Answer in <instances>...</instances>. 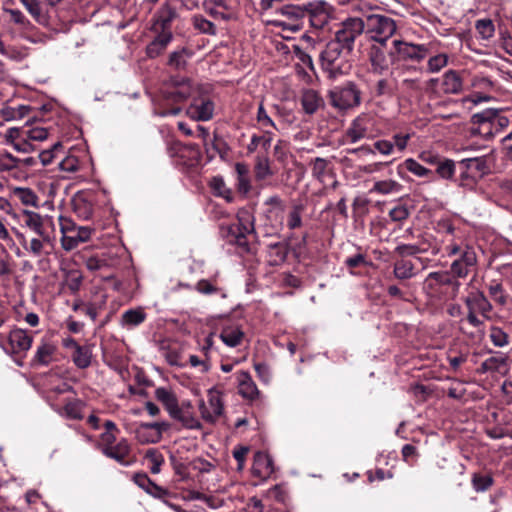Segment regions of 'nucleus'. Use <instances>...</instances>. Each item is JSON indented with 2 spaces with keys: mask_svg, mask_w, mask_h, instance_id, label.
Instances as JSON below:
<instances>
[{
  "mask_svg": "<svg viewBox=\"0 0 512 512\" xmlns=\"http://www.w3.org/2000/svg\"><path fill=\"white\" fill-rule=\"evenodd\" d=\"M383 47L380 44H374L371 46L368 54L373 73L379 75L388 71L390 63L393 62L390 57L388 58Z\"/></svg>",
  "mask_w": 512,
  "mask_h": 512,
  "instance_id": "aec40b11",
  "label": "nucleus"
},
{
  "mask_svg": "<svg viewBox=\"0 0 512 512\" xmlns=\"http://www.w3.org/2000/svg\"><path fill=\"white\" fill-rule=\"evenodd\" d=\"M467 308L466 319L475 328L483 326L484 322L477 316L480 314L484 319H491L490 313L493 309L491 302L480 290L471 291L464 299Z\"/></svg>",
  "mask_w": 512,
  "mask_h": 512,
  "instance_id": "423d86ee",
  "label": "nucleus"
},
{
  "mask_svg": "<svg viewBox=\"0 0 512 512\" xmlns=\"http://www.w3.org/2000/svg\"><path fill=\"white\" fill-rule=\"evenodd\" d=\"M191 53L187 49L174 51L170 54L168 64L175 69H184Z\"/></svg>",
  "mask_w": 512,
  "mask_h": 512,
  "instance_id": "3c124183",
  "label": "nucleus"
},
{
  "mask_svg": "<svg viewBox=\"0 0 512 512\" xmlns=\"http://www.w3.org/2000/svg\"><path fill=\"white\" fill-rule=\"evenodd\" d=\"M282 18L275 19L273 24L283 30L292 32L299 31L303 28L305 18L314 25L310 12L298 5H284L277 10Z\"/></svg>",
  "mask_w": 512,
  "mask_h": 512,
  "instance_id": "0eeeda50",
  "label": "nucleus"
},
{
  "mask_svg": "<svg viewBox=\"0 0 512 512\" xmlns=\"http://www.w3.org/2000/svg\"><path fill=\"white\" fill-rule=\"evenodd\" d=\"M374 149L383 156H389L394 151V144L390 140L380 139L374 142Z\"/></svg>",
  "mask_w": 512,
  "mask_h": 512,
  "instance_id": "69168bd1",
  "label": "nucleus"
},
{
  "mask_svg": "<svg viewBox=\"0 0 512 512\" xmlns=\"http://www.w3.org/2000/svg\"><path fill=\"white\" fill-rule=\"evenodd\" d=\"M447 64H448L447 54H444V53L437 54V55L429 58V60L427 62V70L430 73H437L442 68L447 66Z\"/></svg>",
  "mask_w": 512,
  "mask_h": 512,
  "instance_id": "e2e57ef3",
  "label": "nucleus"
},
{
  "mask_svg": "<svg viewBox=\"0 0 512 512\" xmlns=\"http://www.w3.org/2000/svg\"><path fill=\"white\" fill-rule=\"evenodd\" d=\"M203 10L215 19L229 20L232 10L226 0H204Z\"/></svg>",
  "mask_w": 512,
  "mask_h": 512,
  "instance_id": "5701e85b",
  "label": "nucleus"
},
{
  "mask_svg": "<svg viewBox=\"0 0 512 512\" xmlns=\"http://www.w3.org/2000/svg\"><path fill=\"white\" fill-rule=\"evenodd\" d=\"M169 428L170 424L166 421L141 423L135 430V436L141 444L158 443L162 439L163 432Z\"/></svg>",
  "mask_w": 512,
  "mask_h": 512,
  "instance_id": "a211bd4d",
  "label": "nucleus"
},
{
  "mask_svg": "<svg viewBox=\"0 0 512 512\" xmlns=\"http://www.w3.org/2000/svg\"><path fill=\"white\" fill-rule=\"evenodd\" d=\"M145 458L150 463V471L153 474L160 473L161 466L164 463L163 455L156 449L151 448L146 451Z\"/></svg>",
  "mask_w": 512,
  "mask_h": 512,
  "instance_id": "864d4df0",
  "label": "nucleus"
},
{
  "mask_svg": "<svg viewBox=\"0 0 512 512\" xmlns=\"http://www.w3.org/2000/svg\"><path fill=\"white\" fill-rule=\"evenodd\" d=\"M92 352L88 346L76 347L72 354L74 364L80 368L85 369L91 364Z\"/></svg>",
  "mask_w": 512,
  "mask_h": 512,
  "instance_id": "79ce46f5",
  "label": "nucleus"
},
{
  "mask_svg": "<svg viewBox=\"0 0 512 512\" xmlns=\"http://www.w3.org/2000/svg\"><path fill=\"white\" fill-rule=\"evenodd\" d=\"M57 352V345L49 340L43 338L36 348L33 362L37 365L47 366L55 360Z\"/></svg>",
  "mask_w": 512,
  "mask_h": 512,
  "instance_id": "4be33fe9",
  "label": "nucleus"
},
{
  "mask_svg": "<svg viewBox=\"0 0 512 512\" xmlns=\"http://www.w3.org/2000/svg\"><path fill=\"white\" fill-rule=\"evenodd\" d=\"M273 140V132L271 130H265L262 135L254 134L251 137V141L247 146L248 152H255L259 147L263 148L265 151L271 146Z\"/></svg>",
  "mask_w": 512,
  "mask_h": 512,
  "instance_id": "58836bf2",
  "label": "nucleus"
},
{
  "mask_svg": "<svg viewBox=\"0 0 512 512\" xmlns=\"http://www.w3.org/2000/svg\"><path fill=\"white\" fill-rule=\"evenodd\" d=\"M253 468L258 474L264 475H270L274 470L272 459L260 452L255 455Z\"/></svg>",
  "mask_w": 512,
  "mask_h": 512,
  "instance_id": "c03bdc74",
  "label": "nucleus"
},
{
  "mask_svg": "<svg viewBox=\"0 0 512 512\" xmlns=\"http://www.w3.org/2000/svg\"><path fill=\"white\" fill-rule=\"evenodd\" d=\"M21 166V159L14 157L8 152L0 154V171L6 172Z\"/></svg>",
  "mask_w": 512,
  "mask_h": 512,
  "instance_id": "052dcab7",
  "label": "nucleus"
},
{
  "mask_svg": "<svg viewBox=\"0 0 512 512\" xmlns=\"http://www.w3.org/2000/svg\"><path fill=\"white\" fill-rule=\"evenodd\" d=\"M304 206L302 204H294L288 214L287 226L289 229L294 230L302 225V212Z\"/></svg>",
  "mask_w": 512,
  "mask_h": 512,
  "instance_id": "6e6d98bb",
  "label": "nucleus"
},
{
  "mask_svg": "<svg viewBox=\"0 0 512 512\" xmlns=\"http://www.w3.org/2000/svg\"><path fill=\"white\" fill-rule=\"evenodd\" d=\"M237 173V187L239 192L247 194L250 191L249 166L245 163L238 162L235 164Z\"/></svg>",
  "mask_w": 512,
  "mask_h": 512,
  "instance_id": "4c0bfd02",
  "label": "nucleus"
},
{
  "mask_svg": "<svg viewBox=\"0 0 512 512\" xmlns=\"http://www.w3.org/2000/svg\"><path fill=\"white\" fill-rule=\"evenodd\" d=\"M402 166H404L409 172H411L412 174H414L417 177H427L432 174L431 170L425 168L423 165L418 163L413 158L406 159L403 162ZM400 167H401V165L399 166V168Z\"/></svg>",
  "mask_w": 512,
  "mask_h": 512,
  "instance_id": "4d7b16f0",
  "label": "nucleus"
},
{
  "mask_svg": "<svg viewBox=\"0 0 512 512\" xmlns=\"http://www.w3.org/2000/svg\"><path fill=\"white\" fill-rule=\"evenodd\" d=\"M102 453L120 463L123 466H129L130 462L126 460L130 453V445L126 439H121L117 444L103 446Z\"/></svg>",
  "mask_w": 512,
  "mask_h": 512,
  "instance_id": "b1692460",
  "label": "nucleus"
},
{
  "mask_svg": "<svg viewBox=\"0 0 512 512\" xmlns=\"http://www.w3.org/2000/svg\"><path fill=\"white\" fill-rule=\"evenodd\" d=\"M146 316L142 307L129 309L122 314L120 325L126 329L137 327L146 320Z\"/></svg>",
  "mask_w": 512,
  "mask_h": 512,
  "instance_id": "bb28decb",
  "label": "nucleus"
},
{
  "mask_svg": "<svg viewBox=\"0 0 512 512\" xmlns=\"http://www.w3.org/2000/svg\"><path fill=\"white\" fill-rule=\"evenodd\" d=\"M255 178L259 181L265 180L273 175L270 160L266 155H257L254 166Z\"/></svg>",
  "mask_w": 512,
  "mask_h": 512,
  "instance_id": "ea45409f",
  "label": "nucleus"
},
{
  "mask_svg": "<svg viewBox=\"0 0 512 512\" xmlns=\"http://www.w3.org/2000/svg\"><path fill=\"white\" fill-rule=\"evenodd\" d=\"M33 338L27 331L15 328L8 335L0 334V347L7 354L26 353L32 346Z\"/></svg>",
  "mask_w": 512,
  "mask_h": 512,
  "instance_id": "f8f14e48",
  "label": "nucleus"
},
{
  "mask_svg": "<svg viewBox=\"0 0 512 512\" xmlns=\"http://www.w3.org/2000/svg\"><path fill=\"white\" fill-rule=\"evenodd\" d=\"M312 176L319 182H323L325 176L328 174L330 161L321 157H317L311 161Z\"/></svg>",
  "mask_w": 512,
  "mask_h": 512,
  "instance_id": "a18cd8bd",
  "label": "nucleus"
},
{
  "mask_svg": "<svg viewBox=\"0 0 512 512\" xmlns=\"http://www.w3.org/2000/svg\"><path fill=\"white\" fill-rule=\"evenodd\" d=\"M82 402L79 400H72L68 401L62 411L60 412L61 415L69 418V419H82Z\"/></svg>",
  "mask_w": 512,
  "mask_h": 512,
  "instance_id": "09e8293b",
  "label": "nucleus"
},
{
  "mask_svg": "<svg viewBox=\"0 0 512 512\" xmlns=\"http://www.w3.org/2000/svg\"><path fill=\"white\" fill-rule=\"evenodd\" d=\"M389 216L392 221L400 222L408 218L409 211L404 205H399L390 210Z\"/></svg>",
  "mask_w": 512,
  "mask_h": 512,
  "instance_id": "774afa93",
  "label": "nucleus"
},
{
  "mask_svg": "<svg viewBox=\"0 0 512 512\" xmlns=\"http://www.w3.org/2000/svg\"><path fill=\"white\" fill-rule=\"evenodd\" d=\"M186 114L195 121H208L213 117L214 103L210 97L203 92L201 86L191 98V103L186 110Z\"/></svg>",
  "mask_w": 512,
  "mask_h": 512,
  "instance_id": "2eb2a0df",
  "label": "nucleus"
},
{
  "mask_svg": "<svg viewBox=\"0 0 512 512\" xmlns=\"http://www.w3.org/2000/svg\"><path fill=\"white\" fill-rule=\"evenodd\" d=\"M238 393L246 400L254 401L259 398L260 391L251 375L246 371H239L235 374Z\"/></svg>",
  "mask_w": 512,
  "mask_h": 512,
  "instance_id": "6ab92c4d",
  "label": "nucleus"
},
{
  "mask_svg": "<svg viewBox=\"0 0 512 512\" xmlns=\"http://www.w3.org/2000/svg\"><path fill=\"white\" fill-rule=\"evenodd\" d=\"M375 118L369 114H361L355 118L346 131V138L351 143L362 139H372L379 134L375 127Z\"/></svg>",
  "mask_w": 512,
  "mask_h": 512,
  "instance_id": "1a4fd4ad",
  "label": "nucleus"
},
{
  "mask_svg": "<svg viewBox=\"0 0 512 512\" xmlns=\"http://www.w3.org/2000/svg\"><path fill=\"white\" fill-rule=\"evenodd\" d=\"M33 19L40 25H48L49 19L44 5L39 0H19Z\"/></svg>",
  "mask_w": 512,
  "mask_h": 512,
  "instance_id": "cd10ccee",
  "label": "nucleus"
},
{
  "mask_svg": "<svg viewBox=\"0 0 512 512\" xmlns=\"http://www.w3.org/2000/svg\"><path fill=\"white\" fill-rule=\"evenodd\" d=\"M64 273L63 285L73 294L80 290L83 275L78 269H62Z\"/></svg>",
  "mask_w": 512,
  "mask_h": 512,
  "instance_id": "72a5a7b5",
  "label": "nucleus"
},
{
  "mask_svg": "<svg viewBox=\"0 0 512 512\" xmlns=\"http://www.w3.org/2000/svg\"><path fill=\"white\" fill-rule=\"evenodd\" d=\"M169 416L180 422L186 429L198 430L201 429L202 425L197 417L194 415L192 410L180 407L179 404L169 413Z\"/></svg>",
  "mask_w": 512,
  "mask_h": 512,
  "instance_id": "393cba45",
  "label": "nucleus"
},
{
  "mask_svg": "<svg viewBox=\"0 0 512 512\" xmlns=\"http://www.w3.org/2000/svg\"><path fill=\"white\" fill-rule=\"evenodd\" d=\"M393 49L390 50L389 55L392 61H422L429 53V49L424 44H415L402 40L393 41Z\"/></svg>",
  "mask_w": 512,
  "mask_h": 512,
  "instance_id": "9d476101",
  "label": "nucleus"
},
{
  "mask_svg": "<svg viewBox=\"0 0 512 512\" xmlns=\"http://www.w3.org/2000/svg\"><path fill=\"white\" fill-rule=\"evenodd\" d=\"M192 23L194 28L199 30L201 33L213 35L216 32L215 25L202 15H194Z\"/></svg>",
  "mask_w": 512,
  "mask_h": 512,
  "instance_id": "bf43d9fd",
  "label": "nucleus"
},
{
  "mask_svg": "<svg viewBox=\"0 0 512 512\" xmlns=\"http://www.w3.org/2000/svg\"><path fill=\"white\" fill-rule=\"evenodd\" d=\"M488 292L492 300L499 306L505 307L512 300L509 294L505 291L502 284L493 280L488 285Z\"/></svg>",
  "mask_w": 512,
  "mask_h": 512,
  "instance_id": "473e14b6",
  "label": "nucleus"
},
{
  "mask_svg": "<svg viewBox=\"0 0 512 512\" xmlns=\"http://www.w3.org/2000/svg\"><path fill=\"white\" fill-rule=\"evenodd\" d=\"M462 89L463 82L456 71L449 70L444 73L442 79V90L445 94H458Z\"/></svg>",
  "mask_w": 512,
  "mask_h": 512,
  "instance_id": "c85d7f7f",
  "label": "nucleus"
},
{
  "mask_svg": "<svg viewBox=\"0 0 512 512\" xmlns=\"http://www.w3.org/2000/svg\"><path fill=\"white\" fill-rule=\"evenodd\" d=\"M493 478L491 475H482L475 473L472 476L471 484L476 492H485L493 485Z\"/></svg>",
  "mask_w": 512,
  "mask_h": 512,
  "instance_id": "603ef678",
  "label": "nucleus"
},
{
  "mask_svg": "<svg viewBox=\"0 0 512 512\" xmlns=\"http://www.w3.org/2000/svg\"><path fill=\"white\" fill-rule=\"evenodd\" d=\"M15 235L26 252L34 257H40L47 253L45 249L52 246L54 236H31L19 230H15Z\"/></svg>",
  "mask_w": 512,
  "mask_h": 512,
  "instance_id": "f3484780",
  "label": "nucleus"
},
{
  "mask_svg": "<svg viewBox=\"0 0 512 512\" xmlns=\"http://www.w3.org/2000/svg\"><path fill=\"white\" fill-rule=\"evenodd\" d=\"M506 367V358L502 356H493L486 359L481 369L484 372H501Z\"/></svg>",
  "mask_w": 512,
  "mask_h": 512,
  "instance_id": "5fc2aeb1",
  "label": "nucleus"
},
{
  "mask_svg": "<svg viewBox=\"0 0 512 512\" xmlns=\"http://www.w3.org/2000/svg\"><path fill=\"white\" fill-rule=\"evenodd\" d=\"M445 251L449 257L457 256L451 263L450 269L458 278H465L476 270L477 255L472 246L452 240L445 245Z\"/></svg>",
  "mask_w": 512,
  "mask_h": 512,
  "instance_id": "7ed1b4c3",
  "label": "nucleus"
},
{
  "mask_svg": "<svg viewBox=\"0 0 512 512\" xmlns=\"http://www.w3.org/2000/svg\"><path fill=\"white\" fill-rule=\"evenodd\" d=\"M22 228L26 230V234L32 236H53V223L47 216L32 210H23L21 213Z\"/></svg>",
  "mask_w": 512,
  "mask_h": 512,
  "instance_id": "9b49d317",
  "label": "nucleus"
},
{
  "mask_svg": "<svg viewBox=\"0 0 512 512\" xmlns=\"http://www.w3.org/2000/svg\"><path fill=\"white\" fill-rule=\"evenodd\" d=\"M451 287L455 297L459 291L460 283L454 280L448 272H431L423 283V289L431 298H439L443 287Z\"/></svg>",
  "mask_w": 512,
  "mask_h": 512,
  "instance_id": "ddd939ff",
  "label": "nucleus"
},
{
  "mask_svg": "<svg viewBox=\"0 0 512 512\" xmlns=\"http://www.w3.org/2000/svg\"><path fill=\"white\" fill-rule=\"evenodd\" d=\"M475 29L483 40L491 39L495 33V26L491 19H479L475 22Z\"/></svg>",
  "mask_w": 512,
  "mask_h": 512,
  "instance_id": "8fccbe9b",
  "label": "nucleus"
},
{
  "mask_svg": "<svg viewBox=\"0 0 512 512\" xmlns=\"http://www.w3.org/2000/svg\"><path fill=\"white\" fill-rule=\"evenodd\" d=\"M300 102L303 111L308 115L316 113L324 104L322 97L313 89L304 90L301 94Z\"/></svg>",
  "mask_w": 512,
  "mask_h": 512,
  "instance_id": "a878e982",
  "label": "nucleus"
},
{
  "mask_svg": "<svg viewBox=\"0 0 512 512\" xmlns=\"http://www.w3.org/2000/svg\"><path fill=\"white\" fill-rule=\"evenodd\" d=\"M199 85H194L187 78L172 77L161 90L162 100L155 107V113L159 116H176L181 112V108L177 104L192 98Z\"/></svg>",
  "mask_w": 512,
  "mask_h": 512,
  "instance_id": "f257e3e1",
  "label": "nucleus"
},
{
  "mask_svg": "<svg viewBox=\"0 0 512 512\" xmlns=\"http://www.w3.org/2000/svg\"><path fill=\"white\" fill-rule=\"evenodd\" d=\"M155 397L163 404L168 414L179 404L175 393L165 387L156 388Z\"/></svg>",
  "mask_w": 512,
  "mask_h": 512,
  "instance_id": "c9c22d12",
  "label": "nucleus"
},
{
  "mask_svg": "<svg viewBox=\"0 0 512 512\" xmlns=\"http://www.w3.org/2000/svg\"><path fill=\"white\" fill-rule=\"evenodd\" d=\"M25 136L30 141H44L48 137V131L43 127H34L28 130H25Z\"/></svg>",
  "mask_w": 512,
  "mask_h": 512,
  "instance_id": "338daca9",
  "label": "nucleus"
},
{
  "mask_svg": "<svg viewBox=\"0 0 512 512\" xmlns=\"http://www.w3.org/2000/svg\"><path fill=\"white\" fill-rule=\"evenodd\" d=\"M402 188L403 186L398 181L393 179H385L375 181L370 192L380 195H391L400 193Z\"/></svg>",
  "mask_w": 512,
  "mask_h": 512,
  "instance_id": "2f4dec72",
  "label": "nucleus"
},
{
  "mask_svg": "<svg viewBox=\"0 0 512 512\" xmlns=\"http://www.w3.org/2000/svg\"><path fill=\"white\" fill-rule=\"evenodd\" d=\"M394 275L397 279H410L416 275L415 266L411 261L400 260L394 265Z\"/></svg>",
  "mask_w": 512,
  "mask_h": 512,
  "instance_id": "37998d69",
  "label": "nucleus"
},
{
  "mask_svg": "<svg viewBox=\"0 0 512 512\" xmlns=\"http://www.w3.org/2000/svg\"><path fill=\"white\" fill-rule=\"evenodd\" d=\"M172 39V34L168 30H163L146 48L147 55L155 58L160 55Z\"/></svg>",
  "mask_w": 512,
  "mask_h": 512,
  "instance_id": "c756f323",
  "label": "nucleus"
},
{
  "mask_svg": "<svg viewBox=\"0 0 512 512\" xmlns=\"http://www.w3.org/2000/svg\"><path fill=\"white\" fill-rule=\"evenodd\" d=\"M208 403L204 400H200L198 408L202 418L210 423L215 422L224 411L222 393L216 388L208 390L207 394Z\"/></svg>",
  "mask_w": 512,
  "mask_h": 512,
  "instance_id": "dca6fc26",
  "label": "nucleus"
},
{
  "mask_svg": "<svg viewBox=\"0 0 512 512\" xmlns=\"http://www.w3.org/2000/svg\"><path fill=\"white\" fill-rule=\"evenodd\" d=\"M330 103L339 110H347L360 105L361 92L353 82L335 86L329 91Z\"/></svg>",
  "mask_w": 512,
  "mask_h": 512,
  "instance_id": "6e6552de",
  "label": "nucleus"
},
{
  "mask_svg": "<svg viewBox=\"0 0 512 512\" xmlns=\"http://www.w3.org/2000/svg\"><path fill=\"white\" fill-rule=\"evenodd\" d=\"M92 234V229L88 226H80L69 235L61 237V246L65 251H71L81 243L87 242Z\"/></svg>",
  "mask_w": 512,
  "mask_h": 512,
  "instance_id": "412c9836",
  "label": "nucleus"
},
{
  "mask_svg": "<svg viewBox=\"0 0 512 512\" xmlns=\"http://www.w3.org/2000/svg\"><path fill=\"white\" fill-rule=\"evenodd\" d=\"M13 196L25 206H31L34 208L39 207V198L30 188L15 187L13 189Z\"/></svg>",
  "mask_w": 512,
  "mask_h": 512,
  "instance_id": "e433bc0d",
  "label": "nucleus"
},
{
  "mask_svg": "<svg viewBox=\"0 0 512 512\" xmlns=\"http://www.w3.org/2000/svg\"><path fill=\"white\" fill-rule=\"evenodd\" d=\"M365 35L368 39L385 46L397 30L396 21L383 14H369L362 18Z\"/></svg>",
  "mask_w": 512,
  "mask_h": 512,
  "instance_id": "20e7f679",
  "label": "nucleus"
},
{
  "mask_svg": "<svg viewBox=\"0 0 512 512\" xmlns=\"http://www.w3.org/2000/svg\"><path fill=\"white\" fill-rule=\"evenodd\" d=\"M267 498L284 503L287 499V491L282 485H275L266 492Z\"/></svg>",
  "mask_w": 512,
  "mask_h": 512,
  "instance_id": "0e129e2a",
  "label": "nucleus"
},
{
  "mask_svg": "<svg viewBox=\"0 0 512 512\" xmlns=\"http://www.w3.org/2000/svg\"><path fill=\"white\" fill-rule=\"evenodd\" d=\"M3 12L7 15L9 21L17 25L22 31H28L32 24L19 9L4 8Z\"/></svg>",
  "mask_w": 512,
  "mask_h": 512,
  "instance_id": "a19ab883",
  "label": "nucleus"
},
{
  "mask_svg": "<svg viewBox=\"0 0 512 512\" xmlns=\"http://www.w3.org/2000/svg\"><path fill=\"white\" fill-rule=\"evenodd\" d=\"M256 121L259 128L265 132V130H277V126L272 118L269 116L268 112L264 108L263 103L261 102L258 105Z\"/></svg>",
  "mask_w": 512,
  "mask_h": 512,
  "instance_id": "de8ad7c7",
  "label": "nucleus"
},
{
  "mask_svg": "<svg viewBox=\"0 0 512 512\" xmlns=\"http://www.w3.org/2000/svg\"><path fill=\"white\" fill-rule=\"evenodd\" d=\"M254 216L245 209L239 210L237 213V223L223 227L230 243L236 244L243 251L249 250L247 236L255 232Z\"/></svg>",
  "mask_w": 512,
  "mask_h": 512,
  "instance_id": "39448f33",
  "label": "nucleus"
},
{
  "mask_svg": "<svg viewBox=\"0 0 512 512\" xmlns=\"http://www.w3.org/2000/svg\"><path fill=\"white\" fill-rule=\"evenodd\" d=\"M351 51L333 39L329 41L320 53V62L329 78H337L348 73L351 68L349 56Z\"/></svg>",
  "mask_w": 512,
  "mask_h": 512,
  "instance_id": "f03ea898",
  "label": "nucleus"
},
{
  "mask_svg": "<svg viewBox=\"0 0 512 512\" xmlns=\"http://www.w3.org/2000/svg\"><path fill=\"white\" fill-rule=\"evenodd\" d=\"M437 174L443 179H452L455 174V163L453 160H440L436 169Z\"/></svg>",
  "mask_w": 512,
  "mask_h": 512,
  "instance_id": "680f3d73",
  "label": "nucleus"
},
{
  "mask_svg": "<svg viewBox=\"0 0 512 512\" xmlns=\"http://www.w3.org/2000/svg\"><path fill=\"white\" fill-rule=\"evenodd\" d=\"M489 338L494 346L505 347L509 344L508 334L500 327L493 326L490 329Z\"/></svg>",
  "mask_w": 512,
  "mask_h": 512,
  "instance_id": "13d9d810",
  "label": "nucleus"
},
{
  "mask_svg": "<svg viewBox=\"0 0 512 512\" xmlns=\"http://www.w3.org/2000/svg\"><path fill=\"white\" fill-rule=\"evenodd\" d=\"M210 187L216 196L222 197L228 202L233 200L231 190L226 186L224 180L220 176H215L210 181Z\"/></svg>",
  "mask_w": 512,
  "mask_h": 512,
  "instance_id": "49530a36",
  "label": "nucleus"
},
{
  "mask_svg": "<svg viewBox=\"0 0 512 512\" xmlns=\"http://www.w3.org/2000/svg\"><path fill=\"white\" fill-rule=\"evenodd\" d=\"M494 118L495 110L487 109L481 113L474 114L471 118V121L473 124H477L482 128H487V132H485V138L490 139L494 136V133L491 131V124H493Z\"/></svg>",
  "mask_w": 512,
  "mask_h": 512,
  "instance_id": "f704fd0d",
  "label": "nucleus"
},
{
  "mask_svg": "<svg viewBox=\"0 0 512 512\" xmlns=\"http://www.w3.org/2000/svg\"><path fill=\"white\" fill-rule=\"evenodd\" d=\"M221 340L229 347H236L241 344L244 333L238 325H227L220 333Z\"/></svg>",
  "mask_w": 512,
  "mask_h": 512,
  "instance_id": "7c9ffc66",
  "label": "nucleus"
},
{
  "mask_svg": "<svg viewBox=\"0 0 512 512\" xmlns=\"http://www.w3.org/2000/svg\"><path fill=\"white\" fill-rule=\"evenodd\" d=\"M364 30L365 24L362 18L350 17L341 23L333 40L352 52L356 38L365 33Z\"/></svg>",
  "mask_w": 512,
  "mask_h": 512,
  "instance_id": "4468645a",
  "label": "nucleus"
}]
</instances>
